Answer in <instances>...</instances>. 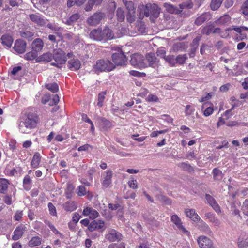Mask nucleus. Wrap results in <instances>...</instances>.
<instances>
[{
	"mask_svg": "<svg viewBox=\"0 0 248 248\" xmlns=\"http://www.w3.org/2000/svg\"><path fill=\"white\" fill-rule=\"evenodd\" d=\"M230 20V16L228 15H224L216 21V23L218 25H223L229 23Z\"/></svg>",
	"mask_w": 248,
	"mask_h": 248,
	"instance_id": "30",
	"label": "nucleus"
},
{
	"mask_svg": "<svg viewBox=\"0 0 248 248\" xmlns=\"http://www.w3.org/2000/svg\"><path fill=\"white\" fill-rule=\"evenodd\" d=\"M184 212L187 217L190 218L194 222H198L200 220V217L194 209H185Z\"/></svg>",
	"mask_w": 248,
	"mask_h": 248,
	"instance_id": "20",
	"label": "nucleus"
},
{
	"mask_svg": "<svg viewBox=\"0 0 248 248\" xmlns=\"http://www.w3.org/2000/svg\"><path fill=\"white\" fill-rule=\"evenodd\" d=\"M158 99L157 96L153 94H149L146 98V100L148 102H156Z\"/></svg>",
	"mask_w": 248,
	"mask_h": 248,
	"instance_id": "57",
	"label": "nucleus"
},
{
	"mask_svg": "<svg viewBox=\"0 0 248 248\" xmlns=\"http://www.w3.org/2000/svg\"><path fill=\"white\" fill-rule=\"evenodd\" d=\"M146 59L149 62L150 66L155 68L158 65L159 61L152 53H149L146 55Z\"/></svg>",
	"mask_w": 248,
	"mask_h": 248,
	"instance_id": "21",
	"label": "nucleus"
},
{
	"mask_svg": "<svg viewBox=\"0 0 248 248\" xmlns=\"http://www.w3.org/2000/svg\"><path fill=\"white\" fill-rule=\"evenodd\" d=\"M41 159V156L39 153H35L31 161V165L33 169H36L39 167Z\"/></svg>",
	"mask_w": 248,
	"mask_h": 248,
	"instance_id": "27",
	"label": "nucleus"
},
{
	"mask_svg": "<svg viewBox=\"0 0 248 248\" xmlns=\"http://www.w3.org/2000/svg\"><path fill=\"white\" fill-rule=\"evenodd\" d=\"M213 93H208L205 96H202L199 99V102H203L208 100L213 96Z\"/></svg>",
	"mask_w": 248,
	"mask_h": 248,
	"instance_id": "55",
	"label": "nucleus"
},
{
	"mask_svg": "<svg viewBox=\"0 0 248 248\" xmlns=\"http://www.w3.org/2000/svg\"><path fill=\"white\" fill-rule=\"evenodd\" d=\"M106 94V92H103L99 93L98 96V103L97 105L101 107L103 105V102L105 98V95Z\"/></svg>",
	"mask_w": 248,
	"mask_h": 248,
	"instance_id": "44",
	"label": "nucleus"
},
{
	"mask_svg": "<svg viewBox=\"0 0 248 248\" xmlns=\"http://www.w3.org/2000/svg\"><path fill=\"white\" fill-rule=\"evenodd\" d=\"M105 238L110 242L119 241L122 239V235L116 230L112 229L109 231Z\"/></svg>",
	"mask_w": 248,
	"mask_h": 248,
	"instance_id": "11",
	"label": "nucleus"
},
{
	"mask_svg": "<svg viewBox=\"0 0 248 248\" xmlns=\"http://www.w3.org/2000/svg\"><path fill=\"white\" fill-rule=\"evenodd\" d=\"M197 242L201 248H211L213 246L212 241L205 236H200L197 239Z\"/></svg>",
	"mask_w": 248,
	"mask_h": 248,
	"instance_id": "10",
	"label": "nucleus"
},
{
	"mask_svg": "<svg viewBox=\"0 0 248 248\" xmlns=\"http://www.w3.org/2000/svg\"><path fill=\"white\" fill-rule=\"evenodd\" d=\"M112 171L108 170L102 175L101 182L104 188L108 187L112 183Z\"/></svg>",
	"mask_w": 248,
	"mask_h": 248,
	"instance_id": "8",
	"label": "nucleus"
},
{
	"mask_svg": "<svg viewBox=\"0 0 248 248\" xmlns=\"http://www.w3.org/2000/svg\"><path fill=\"white\" fill-rule=\"evenodd\" d=\"M195 110V107L190 105H186L185 107V115L189 116L193 114Z\"/></svg>",
	"mask_w": 248,
	"mask_h": 248,
	"instance_id": "41",
	"label": "nucleus"
},
{
	"mask_svg": "<svg viewBox=\"0 0 248 248\" xmlns=\"http://www.w3.org/2000/svg\"><path fill=\"white\" fill-rule=\"evenodd\" d=\"M165 60L171 66H173L176 64V58L173 55H169L165 58Z\"/></svg>",
	"mask_w": 248,
	"mask_h": 248,
	"instance_id": "45",
	"label": "nucleus"
},
{
	"mask_svg": "<svg viewBox=\"0 0 248 248\" xmlns=\"http://www.w3.org/2000/svg\"><path fill=\"white\" fill-rule=\"evenodd\" d=\"M53 59L55 62H52V64L58 67H61L62 65L65 64L67 59L65 53L60 49L54 51Z\"/></svg>",
	"mask_w": 248,
	"mask_h": 248,
	"instance_id": "4",
	"label": "nucleus"
},
{
	"mask_svg": "<svg viewBox=\"0 0 248 248\" xmlns=\"http://www.w3.org/2000/svg\"><path fill=\"white\" fill-rule=\"evenodd\" d=\"M43 47V42L41 39H35L32 44V48L36 52L42 50Z\"/></svg>",
	"mask_w": 248,
	"mask_h": 248,
	"instance_id": "28",
	"label": "nucleus"
},
{
	"mask_svg": "<svg viewBox=\"0 0 248 248\" xmlns=\"http://www.w3.org/2000/svg\"><path fill=\"white\" fill-rule=\"evenodd\" d=\"M115 68V65L110 61L107 59H100L93 65V71L99 74L103 72H108Z\"/></svg>",
	"mask_w": 248,
	"mask_h": 248,
	"instance_id": "3",
	"label": "nucleus"
},
{
	"mask_svg": "<svg viewBox=\"0 0 248 248\" xmlns=\"http://www.w3.org/2000/svg\"><path fill=\"white\" fill-rule=\"evenodd\" d=\"M89 36L91 39L97 41H107L114 38L111 30L108 27H106L103 30L94 29L91 31Z\"/></svg>",
	"mask_w": 248,
	"mask_h": 248,
	"instance_id": "2",
	"label": "nucleus"
},
{
	"mask_svg": "<svg viewBox=\"0 0 248 248\" xmlns=\"http://www.w3.org/2000/svg\"><path fill=\"white\" fill-rule=\"evenodd\" d=\"M90 148L92 149V147L90 144H86L80 146L78 150L80 152L86 151H88Z\"/></svg>",
	"mask_w": 248,
	"mask_h": 248,
	"instance_id": "60",
	"label": "nucleus"
},
{
	"mask_svg": "<svg viewBox=\"0 0 248 248\" xmlns=\"http://www.w3.org/2000/svg\"><path fill=\"white\" fill-rule=\"evenodd\" d=\"M88 229L91 232L95 230H104L105 229V222L103 220L100 219L93 220L90 223Z\"/></svg>",
	"mask_w": 248,
	"mask_h": 248,
	"instance_id": "9",
	"label": "nucleus"
},
{
	"mask_svg": "<svg viewBox=\"0 0 248 248\" xmlns=\"http://www.w3.org/2000/svg\"><path fill=\"white\" fill-rule=\"evenodd\" d=\"M26 43L23 40L18 39L16 41L14 49L15 51L19 54L23 53L26 48Z\"/></svg>",
	"mask_w": 248,
	"mask_h": 248,
	"instance_id": "15",
	"label": "nucleus"
},
{
	"mask_svg": "<svg viewBox=\"0 0 248 248\" xmlns=\"http://www.w3.org/2000/svg\"><path fill=\"white\" fill-rule=\"evenodd\" d=\"M23 216V212L22 211H17L14 216V218L15 220L19 221L22 218Z\"/></svg>",
	"mask_w": 248,
	"mask_h": 248,
	"instance_id": "58",
	"label": "nucleus"
},
{
	"mask_svg": "<svg viewBox=\"0 0 248 248\" xmlns=\"http://www.w3.org/2000/svg\"><path fill=\"white\" fill-rule=\"evenodd\" d=\"M187 59L186 54L179 55L176 58V63L179 64H184Z\"/></svg>",
	"mask_w": 248,
	"mask_h": 248,
	"instance_id": "43",
	"label": "nucleus"
},
{
	"mask_svg": "<svg viewBox=\"0 0 248 248\" xmlns=\"http://www.w3.org/2000/svg\"><path fill=\"white\" fill-rule=\"evenodd\" d=\"M42 238L35 236L31 238V239L29 241L28 245L30 247H35L39 246L41 244Z\"/></svg>",
	"mask_w": 248,
	"mask_h": 248,
	"instance_id": "32",
	"label": "nucleus"
},
{
	"mask_svg": "<svg viewBox=\"0 0 248 248\" xmlns=\"http://www.w3.org/2000/svg\"><path fill=\"white\" fill-rule=\"evenodd\" d=\"M204 218L205 220H208V221L212 223L213 225L215 227H219L221 224L220 220L215 217V215L211 212L205 214Z\"/></svg>",
	"mask_w": 248,
	"mask_h": 248,
	"instance_id": "18",
	"label": "nucleus"
},
{
	"mask_svg": "<svg viewBox=\"0 0 248 248\" xmlns=\"http://www.w3.org/2000/svg\"><path fill=\"white\" fill-rule=\"evenodd\" d=\"M125 6L126 7V8L128 11V13L129 12L130 14H131V12L132 14H135V11L134 3L132 1L126 2Z\"/></svg>",
	"mask_w": 248,
	"mask_h": 248,
	"instance_id": "51",
	"label": "nucleus"
},
{
	"mask_svg": "<svg viewBox=\"0 0 248 248\" xmlns=\"http://www.w3.org/2000/svg\"><path fill=\"white\" fill-rule=\"evenodd\" d=\"M53 58V55L50 53H46L37 58L38 61L50 62Z\"/></svg>",
	"mask_w": 248,
	"mask_h": 248,
	"instance_id": "35",
	"label": "nucleus"
},
{
	"mask_svg": "<svg viewBox=\"0 0 248 248\" xmlns=\"http://www.w3.org/2000/svg\"><path fill=\"white\" fill-rule=\"evenodd\" d=\"M9 184L8 180L4 178L0 179V192L4 193L7 190Z\"/></svg>",
	"mask_w": 248,
	"mask_h": 248,
	"instance_id": "31",
	"label": "nucleus"
},
{
	"mask_svg": "<svg viewBox=\"0 0 248 248\" xmlns=\"http://www.w3.org/2000/svg\"><path fill=\"white\" fill-rule=\"evenodd\" d=\"M213 174L214 178L215 179L220 180L222 178V173L221 171L217 168L213 169Z\"/></svg>",
	"mask_w": 248,
	"mask_h": 248,
	"instance_id": "46",
	"label": "nucleus"
},
{
	"mask_svg": "<svg viewBox=\"0 0 248 248\" xmlns=\"http://www.w3.org/2000/svg\"><path fill=\"white\" fill-rule=\"evenodd\" d=\"M4 202L7 205H10L12 203V195H6L3 199Z\"/></svg>",
	"mask_w": 248,
	"mask_h": 248,
	"instance_id": "63",
	"label": "nucleus"
},
{
	"mask_svg": "<svg viewBox=\"0 0 248 248\" xmlns=\"http://www.w3.org/2000/svg\"><path fill=\"white\" fill-rule=\"evenodd\" d=\"M214 26L212 25L206 26L202 29V32L207 35L213 33Z\"/></svg>",
	"mask_w": 248,
	"mask_h": 248,
	"instance_id": "48",
	"label": "nucleus"
},
{
	"mask_svg": "<svg viewBox=\"0 0 248 248\" xmlns=\"http://www.w3.org/2000/svg\"><path fill=\"white\" fill-rule=\"evenodd\" d=\"M86 193V188L82 186H80L78 187V194L79 196H84Z\"/></svg>",
	"mask_w": 248,
	"mask_h": 248,
	"instance_id": "56",
	"label": "nucleus"
},
{
	"mask_svg": "<svg viewBox=\"0 0 248 248\" xmlns=\"http://www.w3.org/2000/svg\"><path fill=\"white\" fill-rule=\"evenodd\" d=\"M38 121L39 118L36 114H29L23 121L19 122V130L22 133H28L31 129L36 126Z\"/></svg>",
	"mask_w": 248,
	"mask_h": 248,
	"instance_id": "1",
	"label": "nucleus"
},
{
	"mask_svg": "<svg viewBox=\"0 0 248 248\" xmlns=\"http://www.w3.org/2000/svg\"><path fill=\"white\" fill-rule=\"evenodd\" d=\"M203 114L205 117L212 115L214 112L213 104L211 102L204 103L201 107Z\"/></svg>",
	"mask_w": 248,
	"mask_h": 248,
	"instance_id": "19",
	"label": "nucleus"
},
{
	"mask_svg": "<svg viewBox=\"0 0 248 248\" xmlns=\"http://www.w3.org/2000/svg\"><path fill=\"white\" fill-rule=\"evenodd\" d=\"M30 19L33 22L40 26H44L47 23V20L39 14H31L29 16Z\"/></svg>",
	"mask_w": 248,
	"mask_h": 248,
	"instance_id": "14",
	"label": "nucleus"
},
{
	"mask_svg": "<svg viewBox=\"0 0 248 248\" xmlns=\"http://www.w3.org/2000/svg\"><path fill=\"white\" fill-rule=\"evenodd\" d=\"M151 7V5H146L145 6L142 5V9L140 12V15L142 14L146 17H148L150 15V9L149 8ZM141 16V15L140 16Z\"/></svg>",
	"mask_w": 248,
	"mask_h": 248,
	"instance_id": "47",
	"label": "nucleus"
},
{
	"mask_svg": "<svg viewBox=\"0 0 248 248\" xmlns=\"http://www.w3.org/2000/svg\"><path fill=\"white\" fill-rule=\"evenodd\" d=\"M23 186L26 190H30L31 187V179L29 175H26L23 179Z\"/></svg>",
	"mask_w": 248,
	"mask_h": 248,
	"instance_id": "34",
	"label": "nucleus"
},
{
	"mask_svg": "<svg viewBox=\"0 0 248 248\" xmlns=\"http://www.w3.org/2000/svg\"><path fill=\"white\" fill-rule=\"evenodd\" d=\"M130 63L132 65L140 68L146 67L143 62V56L141 54H133L131 57Z\"/></svg>",
	"mask_w": 248,
	"mask_h": 248,
	"instance_id": "7",
	"label": "nucleus"
},
{
	"mask_svg": "<svg viewBox=\"0 0 248 248\" xmlns=\"http://www.w3.org/2000/svg\"><path fill=\"white\" fill-rule=\"evenodd\" d=\"M1 43L4 46L11 47L13 42L12 36L8 35H3L1 37Z\"/></svg>",
	"mask_w": 248,
	"mask_h": 248,
	"instance_id": "29",
	"label": "nucleus"
},
{
	"mask_svg": "<svg viewBox=\"0 0 248 248\" xmlns=\"http://www.w3.org/2000/svg\"><path fill=\"white\" fill-rule=\"evenodd\" d=\"M199 224L198 225V227L200 230L208 235H211L213 234L212 231H211L209 225L206 223H205L201 218L200 220H199Z\"/></svg>",
	"mask_w": 248,
	"mask_h": 248,
	"instance_id": "22",
	"label": "nucleus"
},
{
	"mask_svg": "<svg viewBox=\"0 0 248 248\" xmlns=\"http://www.w3.org/2000/svg\"><path fill=\"white\" fill-rule=\"evenodd\" d=\"M241 11L244 15L248 16V0H246L243 3L241 8Z\"/></svg>",
	"mask_w": 248,
	"mask_h": 248,
	"instance_id": "50",
	"label": "nucleus"
},
{
	"mask_svg": "<svg viewBox=\"0 0 248 248\" xmlns=\"http://www.w3.org/2000/svg\"><path fill=\"white\" fill-rule=\"evenodd\" d=\"M59 101V97L57 94H55L53 96L52 99L50 100V102H49V104L50 105H53L54 104H57Z\"/></svg>",
	"mask_w": 248,
	"mask_h": 248,
	"instance_id": "62",
	"label": "nucleus"
},
{
	"mask_svg": "<svg viewBox=\"0 0 248 248\" xmlns=\"http://www.w3.org/2000/svg\"><path fill=\"white\" fill-rule=\"evenodd\" d=\"M116 15L118 21L121 22L124 20L125 16L124 14V12L122 9L118 8L117 10Z\"/></svg>",
	"mask_w": 248,
	"mask_h": 248,
	"instance_id": "49",
	"label": "nucleus"
},
{
	"mask_svg": "<svg viewBox=\"0 0 248 248\" xmlns=\"http://www.w3.org/2000/svg\"><path fill=\"white\" fill-rule=\"evenodd\" d=\"M128 185L130 188L134 189L138 188L137 182L136 180H131L128 182Z\"/></svg>",
	"mask_w": 248,
	"mask_h": 248,
	"instance_id": "61",
	"label": "nucleus"
},
{
	"mask_svg": "<svg viewBox=\"0 0 248 248\" xmlns=\"http://www.w3.org/2000/svg\"><path fill=\"white\" fill-rule=\"evenodd\" d=\"M238 248H248V237L245 234H241L237 240Z\"/></svg>",
	"mask_w": 248,
	"mask_h": 248,
	"instance_id": "23",
	"label": "nucleus"
},
{
	"mask_svg": "<svg viewBox=\"0 0 248 248\" xmlns=\"http://www.w3.org/2000/svg\"><path fill=\"white\" fill-rule=\"evenodd\" d=\"M179 6L180 9H178L177 7H174L173 5L169 3H165L164 4V7L165 8V10L171 14H179L186 6L188 8H192V5L191 4L186 5L185 3L180 4Z\"/></svg>",
	"mask_w": 248,
	"mask_h": 248,
	"instance_id": "5",
	"label": "nucleus"
},
{
	"mask_svg": "<svg viewBox=\"0 0 248 248\" xmlns=\"http://www.w3.org/2000/svg\"><path fill=\"white\" fill-rule=\"evenodd\" d=\"M26 230V226L23 224H20L17 227L14 231L12 236V239L14 240H18L22 237Z\"/></svg>",
	"mask_w": 248,
	"mask_h": 248,
	"instance_id": "17",
	"label": "nucleus"
},
{
	"mask_svg": "<svg viewBox=\"0 0 248 248\" xmlns=\"http://www.w3.org/2000/svg\"><path fill=\"white\" fill-rule=\"evenodd\" d=\"M211 18V15L209 13H204L196 18L195 23L197 25L199 26L202 24L204 22L210 20Z\"/></svg>",
	"mask_w": 248,
	"mask_h": 248,
	"instance_id": "25",
	"label": "nucleus"
},
{
	"mask_svg": "<svg viewBox=\"0 0 248 248\" xmlns=\"http://www.w3.org/2000/svg\"><path fill=\"white\" fill-rule=\"evenodd\" d=\"M113 63L116 65H123L125 64L127 61L126 58L124 53L120 51L113 53L112 55Z\"/></svg>",
	"mask_w": 248,
	"mask_h": 248,
	"instance_id": "6",
	"label": "nucleus"
},
{
	"mask_svg": "<svg viewBox=\"0 0 248 248\" xmlns=\"http://www.w3.org/2000/svg\"><path fill=\"white\" fill-rule=\"evenodd\" d=\"M230 28H227L225 30V32L223 33L221 32L220 29L219 28L214 27L213 33H218L221 34V36L222 37H226L229 35V31L231 30Z\"/></svg>",
	"mask_w": 248,
	"mask_h": 248,
	"instance_id": "39",
	"label": "nucleus"
},
{
	"mask_svg": "<svg viewBox=\"0 0 248 248\" xmlns=\"http://www.w3.org/2000/svg\"><path fill=\"white\" fill-rule=\"evenodd\" d=\"M37 56V52L33 50L27 53L24 55V58L27 60L31 61L35 59Z\"/></svg>",
	"mask_w": 248,
	"mask_h": 248,
	"instance_id": "40",
	"label": "nucleus"
},
{
	"mask_svg": "<svg viewBox=\"0 0 248 248\" xmlns=\"http://www.w3.org/2000/svg\"><path fill=\"white\" fill-rule=\"evenodd\" d=\"M48 207L49 208L50 214L52 216H56L57 214L56 210L53 204L52 203L49 202L48 204Z\"/></svg>",
	"mask_w": 248,
	"mask_h": 248,
	"instance_id": "54",
	"label": "nucleus"
},
{
	"mask_svg": "<svg viewBox=\"0 0 248 248\" xmlns=\"http://www.w3.org/2000/svg\"><path fill=\"white\" fill-rule=\"evenodd\" d=\"M208 203H209L217 213L220 211V207L215 200L210 195L206 194L205 196Z\"/></svg>",
	"mask_w": 248,
	"mask_h": 248,
	"instance_id": "26",
	"label": "nucleus"
},
{
	"mask_svg": "<svg viewBox=\"0 0 248 248\" xmlns=\"http://www.w3.org/2000/svg\"><path fill=\"white\" fill-rule=\"evenodd\" d=\"M79 16H80L78 14H74L72 15L68 19H67L66 24L68 25H72L79 19Z\"/></svg>",
	"mask_w": 248,
	"mask_h": 248,
	"instance_id": "42",
	"label": "nucleus"
},
{
	"mask_svg": "<svg viewBox=\"0 0 248 248\" xmlns=\"http://www.w3.org/2000/svg\"><path fill=\"white\" fill-rule=\"evenodd\" d=\"M223 0H212L211 2L210 7L212 10H216L218 9Z\"/></svg>",
	"mask_w": 248,
	"mask_h": 248,
	"instance_id": "38",
	"label": "nucleus"
},
{
	"mask_svg": "<svg viewBox=\"0 0 248 248\" xmlns=\"http://www.w3.org/2000/svg\"><path fill=\"white\" fill-rule=\"evenodd\" d=\"M68 66L73 71L78 70L81 67V62L77 59H72L68 62Z\"/></svg>",
	"mask_w": 248,
	"mask_h": 248,
	"instance_id": "24",
	"label": "nucleus"
},
{
	"mask_svg": "<svg viewBox=\"0 0 248 248\" xmlns=\"http://www.w3.org/2000/svg\"><path fill=\"white\" fill-rule=\"evenodd\" d=\"M33 34L30 31L24 32L22 33V36L24 38L28 39L29 40H31Z\"/></svg>",
	"mask_w": 248,
	"mask_h": 248,
	"instance_id": "59",
	"label": "nucleus"
},
{
	"mask_svg": "<svg viewBox=\"0 0 248 248\" xmlns=\"http://www.w3.org/2000/svg\"><path fill=\"white\" fill-rule=\"evenodd\" d=\"M45 87L53 93H56L59 90V86L55 82L46 84Z\"/></svg>",
	"mask_w": 248,
	"mask_h": 248,
	"instance_id": "36",
	"label": "nucleus"
},
{
	"mask_svg": "<svg viewBox=\"0 0 248 248\" xmlns=\"http://www.w3.org/2000/svg\"><path fill=\"white\" fill-rule=\"evenodd\" d=\"M102 0H90L86 4L85 9L86 11H90L93 8V5L100 4Z\"/></svg>",
	"mask_w": 248,
	"mask_h": 248,
	"instance_id": "33",
	"label": "nucleus"
},
{
	"mask_svg": "<svg viewBox=\"0 0 248 248\" xmlns=\"http://www.w3.org/2000/svg\"><path fill=\"white\" fill-rule=\"evenodd\" d=\"M82 214L85 217H88L91 219H94L99 216V213L91 207L85 208L83 210Z\"/></svg>",
	"mask_w": 248,
	"mask_h": 248,
	"instance_id": "12",
	"label": "nucleus"
},
{
	"mask_svg": "<svg viewBox=\"0 0 248 248\" xmlns=\"http://www.w3.org/2000/svg\"><path fill=\"white\" fill-rule=\"evenodd\" d=\"M103 17V14L101 13H96L88 18L87 22L92 26H96L99 24Z\"/></svg>",
	"mask_w": 248,
	"mask_h": 248,
	"instance_id": "16",
	"label": "nucleus"
},
{
	"mask_svg": "<svg viewBox=\"0 0 248 248\" xmlns=\"http://www.w3.org/2000/svg\"><path fill=\"white\" fill-rule=\"evenodd\" d=\"M171 221L175 225L177 228L182 232L188 234V232L183 227L181 219L176 215H173L171 217Z\"/></svg>",
	"mask_w": 248,
	"mask_h": 248,
	"instance_id": "13",
	"label": "nucleus"
},
{
	"mask_svg": "<svg viewBox=\"0 0 248 248\" xmlns=\"http://www.w3.org/2000/svg\"><path fill=\"white\" fill-rule=\"evenodd\" d=\"M179 166L180 168H181L183 170L188 171H190L193 170V169L191 167V166L189 164H187V163H182L180 164Z\"/></svg>",
	"mask_w": 248,
	"mask_h": 248,
	"instance_id": "52",
	"label": "nucleus"
},
{
	"mask_svg": "<svg viewBox=\"0 0 248 248\" xmlns=\"http://www.w3.org/2000/svg\"><path fill=\"white\" fill-rule=\"evenodd\" d=\"M48 226L50 230L53 232V233L56 235H57L58 236H59L60 238H62L63 235L62 233H61L54 227L53 225H52L51 223H49Z\"/></svg>",
	"mask_w": 248,
	"mask_h": 248,
	"instance_id": "53",
	"label": "nucleus"
},
{
	"mask_svg": "<svg viewBox=\"0 0 248 248\" xmlns=\"http://www.w3.org/2000/svg\"><path fill=\"white\" fill-rule=\"evenodd\" d=\"M108 248H125V247L123 243H120L119 244H113L109 245Z\"/></svg>",
	"mask_w": 248,
	"mask_h": 248,
	"instance_id": "64",
	"label": "nucleus"
},
{
	"mask_svg": "<svg viewBox=\"0 0 248 248\" xmlns=\"http://www.w3.org/2000/svg\"><path fill=\"white\" fill-rule=\"evenodd\" d=\"M64 208L65 210L71 212L76 209L77 205L74 202H67L65 204Z\"/></svg>",
	"mask_w": 248,
	"mask_h": 248,
	"instance_id": "37",
	"label": "nucleus"
}]
</instances>
